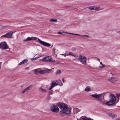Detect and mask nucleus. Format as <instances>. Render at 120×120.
I'll return each mask as SVG.
<instances>
[{
	"label": "nucleus",
	"instance_id": "nucleus-1",
	"mask_svg": "<svg viewBox=\"0 0 120 120\" xmlns=\"http://www.w3.org/2000/svg\"><path fill=\"white\" fill-rule=\"evenodd\" d=\"M106 93L105 92L100 94H91V96L97 99V100L102 103L103 105H105L108 106H111L115 103L116 98L114 94H111L109 95V101L105 102L104 99H102V97Z\"/></svg>",
	"mask_w": 120,
	"mask_h": 120
},
{
	"label": "nucleus",
	"instance_id": "nucleus-2",
	"mask_svg": "<svg viewBox=\"0 0 120 120\" xmlns=\"http://www.w3.org/2000/svg\"><path fill=\"white\" fill-rule=\"evenodd\" d=\"M58 106L61 109L60 112L63 113L68 114L71 112V109L68 108V106L63 103H57V105H52L50 107V110L52 112H57L59 110Z\"/></svg>",
	"mask_w": 120,
	"mask_h": 120
},
{
	"label": "nucleus",
	"instance_id": "nucleus-3",
	"mask_svg": "<svg viewBox=\"0 0 120 120\" xmlns=\"http://www.w3.org/2000/svg\"><path fill=\"white\" fill-rule=\"evenodd\" d=\"M36 39H38L37 41H38L39 42L43 45L46 47H49L51 45H50L49 43L42 41L37 38L34 37H28L27 38L24 39L23 41L27 42L30 41H32Z\"/></svg>",
	"mask_w": 120,
	"mask_h": 120
},
{
	"label": "nucleus",
	"instance_id": "nucleus-4",
	"mask_svg": "<svg viewBox=\"0 0 120 120\" xmlns=\"http://www.w3.org/2000/svg\"><path fill=\"white\" fill-rule=\"evenodd\" d=\"M78 60L82 64L85 65L87 59V58L83 55L80 54L78 56Z\"/></svg>",
	"mask_w": 120,
	"mask_h": 120
},
{
	"label": "nucleus",
	"instance_id": "nucleus-5",
	"mask_svg": "<svg viewBox=\"0 0 120 120\" xmlns=\"http://www.w3.org/2000/svg\"><path fill=\"white\" fill-rule=\"evenodd\" d=\"M41 60L43 61L52 62H53L55 61V60L52 59V57L50 56L44 57Z\"/></svg>",
	"mask_w": 120,
	"mask_h": 120
},
{
	"label": "nucleus",
	"instance_id": "nucleus-6",
	"mask_svg": "<svg viewBox=\"0 0 120 120\" xmlns=\"http://www.w3.org/2000/svg\"><path fill=\"white\" fill-rule=\"evenodd\" d=\"M61 82V80L60 79H58L56 81H55V82L53 81L52 82L51 85L49 88V90H50L55 86L57 85H59Z\"/></svg>",
	"mask_w": 120,
	"mask_h": 120
},
{
	"label": "nucleus",
	"instance_id": "nucleus-7",
	"mask_svg": "<svg viewBox=\"0 0 120 120\" xmlns=\"http://www.w3.org/2000/svg\"><path fill=\"white\" fill-rule=\"evenodd\" d=\"M8 47V46L7 45L6 42H1L0 44V48L2 49H7Z\"/></svg>",
	"mask_w": 120,
	"mask_h": 120
},
{
	"label": "nucleus",
	"instance_id": "nucleus-8",
	"mask_svg": "<svg viewBox=\"0 0 120 120\" xmlns=\"http://www.w3.org/2000/svg\"><path fill=\"white\" fill-rule=\"evenodd\" d=\"M13 31H10L5 34L2 36L10 38L12 37V34H13Z\"/></svg>",
	"mask_w": 120,
	"mask_h": 120
},
{
	"label": "nucleus",
	"instance_id": "nucleus-9",
	"mask_svg": "<svg viewBox=\"0 0 120 120\" xmlns=\"http://www.w3.org/2000/svg\"><path fill=\"white\" fill-rule=\"evenodd\" d=\"M107 80L112 83H114L115 81H117L118 79L116 77H114L110 78L108 79Z\"/></svg>",
	"mask_w": 120,
	"mask_h": 120
},
{
	"label": "nucleus",
	"instance_id": "nucleus-10",
	"mask_svg": "<svg viewBox=\"0 0 120 120\" xmlns=\"http://www.w3.org/2000/svg\"><path fill=\"white\" fill-rule=\"evenodd\" d=\"M67 56H68L70 55L72 56L75 57H78V56L76 55L74 53L72 52H69L68 54H67L66 55Z\"/></svg>",
	"mask_w": 120,
	"mask_h": 120
},
{
	"label": "nucleus",
	"instance_id": "nucleus-11",
	"mask_svg": "<svg viewBox=\"0 0 120 120\" xmlns=\"http://www.w3.org/2000/svg\"><path fill=\"white\" fill-rule=\"evenodd\" d=\"M65 33H66V34H72L73 35H76L77 36H80L82 37H83V36H86V37H89L87 35H80V34H74V33H68L67 32H65Z\"/></svg>",
	"mask_w": 120,
	"mask_h": 120
},
{
	"label": "nucleus",
	"instance_id": "nucleus-12",
	"mask_svg": "<svg viewBox=\"0 0 120 120\" xmlns=\"http://www.w3.org/2000/svg\"><path fill=\"white\" fill-rule=\"evenodd\" d=\"M28 61V60L27 59H25L23 60L21 62H20L18 64V65H21L25 64Z\"/></svg>",
	"mask_w": 120,
	"mask_h": 120
},
{
	"label": "nucleus",
	"instance_id": "nucleus-13",
	"mask_svg": "<svg viewBox=\"0 0 120 120\" xmlns=\"http://www.w3.org/2000/svg\"><path fill=\"white\" fill-rule=\"evenodd\" d=\"M108 115L109 116H111L113 118L116 117L117 116V115L116 114H112L111 113H109Z\"/></svg>",
	"mask_w": 120,
	"mask_h": 120
},
{
	"label": "nucleus",
	"instance_id": "nucleus-14",
	"mask_svg": "<svg viewBox=\"0 0 120 120\" xmlns=\"http://www.w3.org/2000/svg\"><path fill=\"white\" fill-rule=\"evenodd\" d=\"M33 87L34 86L33 85H31L27 87V88L28 90H30L32 89Z\"/></svg>",
	"mask_w": 120,
	"mask_h": 120
},
{
	"label": "nucleus",
	"instance_id": "nucleus-15",
	"mask_svg": "<svg viewBox=\"0 0 120 120\" xmlns=\"http://www.w3.org/2000/svg\"><path fill=\"white\" fill-rule=\"evenodd\" d=\"M104 8L100 9V7H95L94 8V10H96L98 11L100 10H103Z\"/></svg>",
	"mask_w": 120,
	"mask_h": 120
},
{
	"label": "nucleus",
	"instance_id": "nucleus-16",
	"mask_svg": "<svg viewBox=\"0 0 120 120\" xmlns=\"http://www.w3.org/2000/svg\"><path fill=\"white\" fill-rule=\"evenodd\" d=\"M73 111L75 113H77L80 111V110L77 108H75L73 109Z\"/></svg>",
	"mask_w": 120,
	"mask_h": 120
},
{
	"label": "nucleus",
	"instance_id": "nucleus-17",
	"mask_svg": "<svg viewBox=\"0 0 120 120\" xmlns=\"http://www.w3.org/2000/svg\"><path fill=\"white\" fill-rule=\"evenodd\" d=\"M91 89L89 86H87L85 89V90L86 91H89L91 90Z\"/></svg>",
	"mask_w": 120,
	"mask_h": 120
},
{
	"label": "nucleus",
	"instance_id": "nucleus-18",
	"mask_svg": "<svg viewBox=\"0 0 120 120\" xmlns=\"http://www.w3.org/2000/svg\"><path fill=\"white\" fill-rule=\"evenodd\" d=\"M45 73H49L52 71L51 69H46L45 70Z\"/></svg>",
	"mask_w": 120,
	"mask_h": 120
},
{
	"label": "nucleus",
	"instance_id": "nucleus-19",
	"mask_svg": "<svg viewBox=\"0 0 120 120\" xmlns=\"http://www.w3.org/2000/svg\"><path fill=\"white\" fill-rule=\"evenodd\" d=\"M28 90L27 89V87L24 89L21 92L22 94H24L26 92L27 90Z\"/></svg>",
	"mask_w": 120,
	"mask_h": 120
},
{
	"label": "nucleus",
	"instance_id": "nucleus-20",
	"mask_svg": "<svg viewBox=\"0 0 120 120\" xmlns=\"http://www.w3.org/2000/svg\"><path fill=\"white\" fill-rule=\"evenodd\" d=\"M50 21H52L55 22H57V19H52L49 20Z\"/></svg>",
	"mask_w": 120,
	"mask_h": 120
},
{
	"label": "nucleus",
	"instance_id": "nucleus-21",
	"mask_svg": "<svg viewBox=\"0 0 120 120\" xmlns=\"http://www.w3.org/2000/svg\"><path fill=\"white\" fill-rule=\"evenodd\" d=\"M39 91L41 92H46V90H45L41 88H39Z\"/></svg>",
	"mask_w": 120,
	"mask_h": 120
},
{
	"label": "nucleus",
	"instance_id": "nucleus-22",
	"mask_svg": "<svg viewBox=\"0 0 120 120\" xmlns=\"http://www.w3.org/2000/svg\"><path fill=\"white\" fill-rule=\"evenodd\" d=\"M40 71H39L37 69L35 70L34 71V73L36 74H38L39 73Z\"/></svg>",
	"mask_w": 120,
	"mask_h": 120
},
{
	"label": "nucleus",
	"instance_id": "nucleus-23",
	"mask_svg": "<svg viewBox=\"0 0 120 120\" xmlns=\"http://www.w3.org/2000/svg\"><path fill=\"white\" fill-rule=\"evenodd\" d=\"M61 70H57L56 71V74H60L61 73Z\"/></svg>",
	"mask_w": 120,
	"mask_h": 120
},
{
	"label": "nucleus",
	"instance_id": "nucleus-24",
	"mask_svg": "<svg viewBox=\"0 0 120 120\" xmlns=\"http://www.w3.org/2000/svg\"><path fill=\"white\" fill-rule=\"evenodd\" d=\"M39 73L41 74H44L45 73V70L40 71Z\"/></svg>",
	"mask_w": 120,
	"mask_h": 120
},
{
	"label": "nucleus",
	"instance_id": "nucleus-25",
	"mask_svg": "<svg viewBox=\"0 0 120 120\" xmlns=\"http://www.w3.org/2000/svg\"><path fill=\"white\" fill-rule=\"evenodd\" d=\"M100 64L101 65H102V66L100 67V68H104L105 67V65H103V64L101 62H100Z\"/></svg>",
	"mask_w": 120,
	"mask_h": 120
},
{
	"label": "nucleus",
	"instance_id": "nucleus-26",
	"mask_svg": "<svg viewBox=\"0 0 120 120\" xmlns=\"http://www.w3.org/2000/svg\"><path fill=\"white\" fill-rule=\"evenodd\" d=\"M40 56H37L36 57H35L34 58H31V60H36L38 58L40 57Z\"/></svg>",
	"mask_w": 120,
	"mask_h": 120
},
{
	"label": "nucleus",
	"instance_id": "nucleus-27",
	"mask_svg": "<svg viewBox=\"0 0 120 120\" xmlns=\"http://www.w3.org/2000/svg\"><path fill=\"white\" fill-rule=\"evenodd\" d=\"M88 8L90 10H94V8H93L92 7H89Z\"/></svg>",
	"mask_w": 120,
	"mask_h": 120
},
{
	"label": "nucleus",
	"instance_id": "nucleus-28",
	"mask_svg": "<svg viewBox=\"0 0 120 120\" xmlns=\"http://www.w3.org/2000/svg\"><path fill=\"white\" fill-rule=\"evenodd\" d=\"M117 98H119L120 96V94L119 93H118L116 94Z\"/></svg>",
	"mask_w": 120,
	"mask_h": 120
},
{
	"label": "nucleus",
	"instance_id": "nucleus-29",
	"mask_svg": "<svg viewBox=\"0 0 120 120\" xmlns=\"http://www.w3.org/2000/svg\"><path fill=\"white\" fill-rule=\"evenodd\" d=\"M62 82L64 83H65V81L64 80V78H63L62 79Z\"/></svg>",
	"mask_w": 120,
	"mask_h": 120
},
{
	"label": "nucleus",
	"instance_id": "nucleus-30",
	"mask_svg": "<svg viewBox=\"0 0 120 120\" xmlns=\"http://www.w3.org/2000/svg\"><path fill=\"white\" fill-rule=\"evenodd\" d=\"M62 33L59 32L58 33V34H62Z\"/></svg>",
	"mask_w": 120,
	"mask_h": 120
},
{
	"label": "nucleus",
	"instance_id": "nucleus-31",
	"mask_svg": "<svg viewBox=\"0 0 120 120\" xmlns=\"http://www.w3.org/2000/svg\"><path fill=\"white\" fill-rule=\"evenodd\" d=\"M62 55H64L65 56H67V55H66V54H62Z\"/></svg>",
	"mask_w": 120,
	"mask_h": 120
},
{
	"label": "nucleus",
	"instance_id": "nucleus-32",
	"mask_svg": "<svg viewBox=\"0 0 120 120\" xmlns=\"http://www.w3.org/2000/svg\"><path fill=\"white\" fill-rule=\"evenodd\" d=\"M29 68L28 67H27V68H25V69H28Z\"/></svg>",
	"mask_w": 120,
	"mask_h": 120
},
{
	"label": "nucleus",
	"instance_id": "nucleus-33",
	"mask_svg": "<svg viewBox=\"0 0 120 120\" xmlns=\"http://www.w3.org/2000/svg\"><path fill=\"white\" fill-rule=\"evenodd\" d=\"M1 65H0V70L1 69Z\"/></svg>",
	"mask_w": 120,
	"mask_h": 120
},
{
	"label": "nucleus",
	"instance_id": "nucleus-34",
	"mask_svg": "<svg viewBox=\"0 0 120 120\" xmlns=\"http://www.w3.org/2000/svg\"><path fill=\"white\" fill-rule=\"evenodd\" d=\"M98 60L99 61H100V60L99 58H98Z\"/></svg>",
	"mask_w": 120,
	"mask_h": 120
},
{
	"label": "nucleus",
	"instance_id": "nucleus-35",
	"mask_svg": "<svg viewBox=\"0 0 120 120\" xmlns=\"http://www.w3.org/2000/svg\"><path fill=\"white\" fill-rule=\"evenodd\" d=\"M118 33H119L120 34V31H119Z\"/></svg>",
	"mask_w": 120,
	"mask_h": 120
},
{
	"label": "nucleus",
	"instance_id": "nucleus-36",
	"mask_svg": "<svg viewBox=\"0 0 120 120\" xmlns=\"http://www.w3.org/2000/svg\"><path fill=\"white\" fill-rule=\"evenodd\" d=\"M49 94H51V93H50V92L49 93Z\"/></svg>",
	"mask_w": 120,
	"mask_h": 120
},
{
	"label": "nucleus",
	"instance_id": "nucleus-37",
	"mask_svg": "<svg viewBox=\"0 0 120 120\" xmlns=\"http://www.w3.org/2000/svg\"><path fill=\"white\" fill-rule=\"evenodd\" d=\"M2 27V26L0 25V27Z\"/></svg>",
	"mask_w": 120,
	"mask_h": 120
},
{
	"label": "nucleus",
	"instance_id": "nucleus-38",
	"mask_svg": "<svg viewBox=\"0 0 120 120\" xmlns=\"http://www.w3.org/2000/svg\"><path fill=\"white\" fill-rule=\"evenodd\" d=\"M69 7V6H67V7Z\"/></svg>",
	"mask_w": 120,
	"mask_h": 120
},
{
	"label": "nucleus",
	"instance_id": "nucleus-39",
	"mask_svg": "<svg viewBox=\"0 0 120 120\" xmlns=\"http://www.w3.org/2000/svg\"><path fill=\"white\" fill-rule=\"evenodd\" d=\"M62 33H64V32H63Z\"/></svg>",
	"mask_w": 120,
	"mask_h": 120
}]
</instances>
